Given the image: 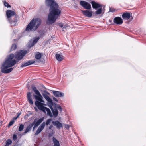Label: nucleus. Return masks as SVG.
I'll use <instances>...</instances> for the list:
<instances>
[{
	"label": "nucleus",
	"mask_w": 146,
	"mask_h": 146,
	"mask_svg": "<svg viewBox=\"0 0 146 146\" xmlns=\"http://www.w3.org/2000/svg\"><path fill=\"white\" fill-rule=\"evenodd\" d=\"M53 93L56 97H63L64 96V94L61 92L56 91H53Z\"/></svg>",
	"instance_id": "14"
},
{
	"label": "nucleus",
	"mask_w": 146,
	"mask_h": 146,
	"mask_svg": "<svg viewBox=\"0 0 146 146\" xmlns=\"http://www.w3.org/2000/svg\"><path fill=\"white\" fill-rule=\"evenodd\" d=\"M53 100H54L55 101L57 102L58 101V100L56 98H55L54 97L53 98Z\"/></svg>",
	"instance_id": "39"
},
{
	"label": "nucleus",
	"mask_w": 146,
	"mask_h": 146,
	"mask_svg": "<svg viewBox=\"0 0 146 146\" xmlns=\"http://www.w3.org/2000/svg\"><path fill=\"white\" fill-rule=\"evenodd\" d=\"M65 127L68 130L69 128V126L67 124H65Z\"/></svg>",
	"instance_id": "36"
},
{
	"label": "nucleus",
	"mask_w": 146,
	"mask_h": 146,
	"mask_svg": "<svg viewBox=\"0 0 146 146\" xmlns=\"http://www.w3.org/2000/svg\"><path fill=\"white\" fill-rule=\"evenodd\" d=\"M42 95L45 99L49 102L50 105H53L54 103L52 101L51 99L49 97L50 94L49 92L46 90H44L42 93Z\"/></svg>",
	"instance_id": "6"
},
{
	"label": "nucleus",
	"mask_w": 146,
	"mask_h": 146,
	"mask_svg": "<svg viewBox=\"0 0 146 146\" xmlns=\"http://www.w3.org/2000/svg\"><path fill=\"white\" fill-rule=\"evenodd\" d=\"M8 20L11 26L16 25L17 21V15L15 13L11 10H8L6 12Z\"/></svg>",
	"instance_id": "4"
},
{
	"label": "nucleus",
	"mask_w": 146,
	"mask_h": 146,
	"mask_svg": "<svg viewBox=\"0 0 146 146\" xmlns=\"http://www.w3.org/2000/svg\"><path fill=\"white\" fill-rule=\"evenodd\" d=\"M56 59L59 61H61L63 60V56L60 55L59 54H57L56 55Z\"/></svg>",
	"instance_id": "23"
},
{
	"label": "nucleus",
	"mask_w": 146,
	"mask_h": 146,
	"mask_svg": "<svg viewBox=\"0 0 146 146\" xmlns=\"http://www.w3.org/2000/svg\"><path fill=\"white\" fill-rule=\"evenodd\" d=\"M45 126V123L44 122H43L39 127L36 132L35 133V135H36L40 133L43 129Z\"/></svg>",
	"instance_id": "10"
},
{
	"label": "nucleus",
	"mask_w": 146,
	"mask_h": 146,
	"mask_svg": "<svg viewBox=\"0 0 146 146\" xmlns=\"http://www.w3.org/2000/svg\"><path fill=\"white\" fill-rule=\"evenodd\" d=\"M44 118L42 117L38 119L36 122V121L34 125V126L33 128V131L36 127L39 126V125L44 121Z\"/></svg>",
	"instance_id": "15"
},
{
	"label": "nucleus",
	"mask_w": 146,
	"mask_h": 146,
	"mask_svg": "<svg viewBox=\"0 0 146 146\" xmlns=\"http://www.w3.org/2000/svg\"><path fill=\"white\" fill-rule=\"evenodd\" d=\"M4 6L7 8L10 7H11V5L5 1H4Z\"/></svg>",
	"instance_id": "29"
},
{
	"label": "nucleus",
	"mask_w": 146,
	"mask_h": 146,
	"mask_svg": "<svg viewBox=\"0 0 146 146\" xmlns=\"http://www.w3.org/2000/svg\"><path fill=\"white\" fill-rule=\"evenodd\" d=\"M42 57L41 54L38 52H36L35 54V57L37 60H40Z\"/></svg>",
	"instance_id": "25"
},
{
	"label": "nucleus",
	"mask_w": 146,
	"mask_h": 146,
	"mask_svg": "<svg viewBox=\"0 0 146 146\" xmlns=\"http://www.w3.org/2000/svg\"><path fill=\"white\" fill-rule=\"evenodd\" d=\"M52 123L54 126H56V128L58 130L63 127L62 124L58 121H53Z\"/></svg>",
	"instance_id": "11"
},
{
	"label": "nucleus",
	"mask_w": 146,
	"mask_h": 146,
	"mask_svg": "<svg viewBox=\"0 0 146 146\" xmlns=\"http://www.w3.org/2000/svg\"><path fill=\"white\" fill-rule=\"evenodd\" d=\"M37 120L36 119H35L33 122L31 123L27 127L26 129L24 132L23 133V134L24 135L25 134L31 131L32 129V127L34 125L35 123L36 122Z\"/></svg>",
	"instance_id": "9"
},
{
	"label": "nucleus",
	"mask_w": 146,
	"mask_h": 146,
	"mask_svg": "<svg viewBox=\"0 0 146 146\" xmlns=\"http://www.w3.org/2000/svg\"><path fill=\"white\" fill-rule=\"evenodd\" d=\"M50 107L52 112L53 116L54 117H56L58 116V110H59L60 111H62V108L60 106H57L55 104L54 105V104L53 105H50Z\"/></svg>",
	"instance_id": "5"
},
{
	"label": "nucleus",
	"mask_w": 146,
	"mask_h": 146,
	"mask_svg": "<svg viewBox=\"0 0 146 146\" xmlns=\"http://www.w3.org/2000/svg\"><path fill=\"white\" fill-rule=\"evenodd\" d=\"M82 12L86 17H91L92 15V12L88 10H82Z\"/></svg>",
	"instance_id": "16"
},
{
	"label": "nucleus",
	"mask_w": 146,
	"mask_h": 146,
	"mask_svg": "<svg viewBox=\"0 0 146 146\" xmlns=\"http://www.w3.org/2000/svg\"><path fill=\"white\" fill-rule=\"evenodd\" d=\"M35 62V61L33 60H31L27 61H26L22 63L20 66V67L23 68L24 67H26L34 64Z\"/></svg>",
	"instance_id": "12"
},
{
	"label": "nucleus",
	"mask_w": 146,
	"mask_h": 146,
	"mask_svg": "<svg viewBox=\"0 0 146 146\" xmlns=\"http://www.w3.org/2000/svg\"><path fill=\"white\" fill-rule=\"evenodd\" d=\"M15 122V121H13V120H11V121L9 122L8 126L10 127V126H11L13 125V123Z\"/></svg>",
	"instance_id": "33"
},
{
	"label": "nucleus",
	"mask_w": 146,
	"mask_h": 146,
	"mask_svg": "<svg viewBox=\"0 0 146 146\" xmlns=\"http://www.w3.org/2000/svg\"><path fill=\"white\" fill-rule=\"evenodd\" d=\"M24 127L23 125L22 124H20L19 128V131H21L24 129Z\"/></svg>",
	"instance_id": "28"
},
{
	"label": "nucleus",
	"mask_w": 146,
	"mask_h": 146,
	"mask_svg": "<svg viewBox=\"0 0 146 146\" xmlns=\"http://www.w3.org/2000/svg\"><path fill=\"white\" fill-rule=\"evenodd\" d=\"M59 25L61 27H62L63 26L62 24V23H60L59 24Z\"/></svg>",
	"instance_id": "41"
},
{
	"label": "nucleus",
	"mask_w": 146,
	"mask_h": 146,
	"mask_svg": "<svg viewBox=\"0 0 146 146\" xmlns=\"http://www.w3.org/2000/svg\"><path fill=\"white\" fill-rule=\"evenodd\" d=\"M26 51L21 50L17 52L14 55L11 54L8 55L6 60L4 62L1 67V71L3 73H9L11 72L14 68L11 67L15 65L16 63H20V60L22 59L26 54Z\"/></svg>",
	"instance_id": "1"
},
{
	"label": "nucleus",
	"mask_w": 146,
	"mask_h": 146,
	"mask_svg": "<svg viewBox=\"0 0 146 146\" xmlns=\"http://www.w3.org/2000/svg\"><path fill=\"white\" fill-rule=\"evenodd\" d=\"M33 96L36 100H37V101L40 102H44V101L42 99L43 97L41 94L38 95L34 94Z\"/></svg>",
	"instance_id": "17"
},
{
	"label": "nucleus",
	"mask_w": 146,
	"mask_h": 146,
	"mask_svg": "<svg viewBox=\"0 0 146 146\" xmlns=\"http://www.w3.org/2000/svg\"><path fill=\"white\" fill-rule=\"evenodd\" d=\"M131 17V14L129 13L125 12L122 15V17L123 19H128Z\"/></svg>",
	"instance_id": "20"
},
{
	"label": "nucleus",
	"mask_w": 146,
	"mask_h": 146,
	"mask_svg": "<svg viewBox=\"0 0 146 146\" xmlns=\"http://www.w3.org/2000/svg\"><path fill=\"white\" fill-rule=\"evenodd\" d=\"M114 23L117 25H120L123 23L122 19L120 17H117L115 18L113 20Z\"/></svg>",
	"instance_id": "13"
},
{
	"label": "nucleus",
	"mask_w": 146,
	"mask_h": 146,
	"mask_svg": "<svg viewBox=\"0 0 146 146\" xmlns=\"http://www.w3.org/2000/svg\"><path fill=\"white\" fill-rule=\"evenodd\" d=\"M52 121V119H48L46 121V123H45V125H49L51 122Z\"/></svg>",
	"instance_id": "31"
},
{
	"label": "nucleus",
	"mask_w": 146,
	"mask_h": 146,
	"mask_svg": "<svg viewBox=\"0 0 146 146\" xmlns=\"http://www.w3.org/2000/svg\"><path fill=\"white\" fill-rule=\"evenodd\" d=\"M46 5L50 7V11L48 16L49 23L52 24L56 21L61 13V11L59 9L58 4L54 1V0H46Z\"/></svg>",
	"instance_id": "2"
},
{
	"label": "nucleus",
	"mask_w": 146,
	"mask_h": 146,
	"mask_svg": "<svg viewBox=\"0 0 146 146\" xmlns=\"http://www.w3.org/2000/svg\"><path fill=\"white\" fill-rule=\"evenodd\" d=\"M32 90L36 95H40V94L39 91L36 88L35 86H32Z\"/></svg>",
	"instance_id": "24"
},
{
	"label": "nucleus",
	"mask_w": 146,
	"mask_h": 146,
	"mask_svg": "<svg viewBox=\"0 0 146 146\" xmlns=\"http://www.w3.org/2000/svg\"><path fill=\"white\" fill-rule=\"evenodd\" d=\"M40 32V37H42L44 35V33L42 31H41V32Z\"/></svg>",
	"instance_id": "35"
},
{
	"label": "nucleus",
	"mask_w": 146,
	"mask_h": 146,
	"mask_svg": "<svg viewBox=\"0 0 146 146\" xmlns=\"http://www.w3.org/2000/svg\"><path fill=\"white\" fill-rule=\"evenodd\" d=\"M46 111L47 112V115H48L50 116L51 118H52L53 117V115L50 109L47 107L45 109V111Z\"/></svg>",
	"instance_id": "21"
},
{
	"label": "nucleus",
	"mask_w": 146,
	"mask_h": 146,
	"mask_svg": "<svg viewBox=\"0 0 146 146\" xmlns=\"http://www.w3.org/2000/svg\"><path fill=\"white\" fill-rule=\"evenodd\" d=\"M80 4L81 6L86 9H90L91 8L90 4L83 1H81L80 2Z\"/></svg>",
	"instance_id": "8"
},
{
	"label": "nucleus",
	"mask_w": 146,
	"mask_h": 146,
	"mask_svg": "<svg viewBox=\"0 0 146 146\" xmlns=\"http://www.w3.org/2000/svg\"><path fill=\"white\" fill-rule=\"evenodd\" d=\"M90 3L92 4V7L93 9H96L102 7V6L100 5L98 3H97L96 2L94 1H92Z\"/></svg>",
	"instance_id": "18"
},
{
	"label": "nucleus",
	"mask_w": 146,
	"mask_h": 146,
	"mask_svg": "<svg viewBox=\"0 0 146 146\" xmlns=\"http://www.w3.org/2000/svg\"><path fill=\"white\" fill-rule=\"evenodd\" d=\"M13 138L14 140H15L17 138V135L15 134H14L13 136Z\"/></svg>",
	"instance_id": "34"
},
{
	"label": "nucleus",
	"mask_w": 146,
	"mask_h": 146,
	"mask_svg": "<svg viewBox=\"0 0 146 146\" xmlns=\"http://www.w3.org/2000/svg\"><path fill=\"white\" fill-rule=\"evenodd\" d=\"M13 146H18V145L17 144H15Z\"/></svg>",
	"instance_id": "44"
},
{
	"label": "nucleus",
	"mask_w": 146,
	"mask_h": 146,
	"mask_svg": "<svg viewBox=\"0 0 146 146\" xmlns=\"http://www.w3.org/2000/svg\"><path fill=\"white\" fill-rule=\"evenodd\" d=\"M39 39L40 38L38 37L35 38L32 42V46L34 45L37 42Z\"/></svg>",
	"instance_id": "26"
},
{
	"label": "nucleus",
	"mask_w": 146,
	"mask_h": 146,
	"mask_svg": "<svg viewBox=\"0 0 146 146\" xmlns=\"http://www.w3.org/2000/svg\"><path fill=\"white\" fill-rule=\"evenodd\" d=\"M41 20L37 18L33 19L28 24L26 28V30L28 31H35L41 24Z\"/></svg>",
	"instance_id": "3"
},
{
	"label": "nucleus",
	"mask_w": 146,
	"mask_h": 146,
	"mask_svg": "<svg viewBox=\"0 0 146 146\" xmlns=\"http://www.w3.org/2000/svg\"><path fill=\"white\" fill-rule=\"evenodd\" d=\"M102 11V8H99L96 11V14H100Z\"/></svg>",
	"instance_id": "30"
},
{
	"label": "nucleus",
	"mask_w": 146,
	"mask_h": 146,
	"mask_svg": "<svg viewBox=\"0 0 146 146\" xmlns=\"http://www.w3.org/2000/svg\"><path fill=\"white\" fill-rule=\"evenodd\" d=\"M53 141L54 144L53 146H60L59 141L54 137L53 138Z\"/></svg>",
	"instance_id": "22"
},
{
	"label": "nucleus",
	"mask_w": 146,
	"mask_h": 146,
	"mask_svg": "<svg viewBox=\"0 0 146 146\" xmlns=\"http://www.w3.org/2000/svg\"><path fill=\"white\" fill-rule=\"evenodd\" d=\"M34 109H35V110H36V111L37 110V108L36 107H35Z\"/></svg>",
	"instance_id": "42"
},
{
	"label": "nucleus",
	"mask_w": 146,
	"mask_h": 146,
	"mask_svg": "<svg viewBox=\"0 0 146 146\" xmlns=\"http://www.w3.org/2000/svg\"><path fill=\"white\" fill-rule=\"evenodd\" d=\"M20 114H19L18 115H19H19Z\"/></svg>",
	"instance_id": "47"
},
{
	"label": "nucleus",
	"mask_w": 146,
	"mask_h": 146,
	"mask_svg": "<svg viewBox=\"0 0 146 146\" xmlns=\"http://www.w3.org/2000/svg\"><path fill=\"white\" fill-rule=\"evenodd\" d=\"M35 104L36 106L38 108V109L42 111L44 113H46L45 111V109L46 107H44L43 105L44 104L38 101H36L35 102Z\"/></svg>",
	"instance_id": "7"
},
{
	"label": "nucleus",
	"mask_w": 146,
	"mask_h": 146,
	"mask_svg": "<svg viewBox=\"0 0 146 146\" xmlns=\"http://www.w3.org/2000/svg\"><path fill=\"white\" fill-rule=\"evenodd\" d=\"M27 97L29 103L31 104H33V102L32 100L31 94L30 92H29L27 93Z\"/></svg>",
	"instance_id": "19"
},
{
	"label": "nucleus",
	"mask_w": 146,
	"mask_h": 146,
	"mask_svg": "<svg viewBox=\"0 0 146 146\" xmlns=\"http://www.w3.org/2000/svg\"><path fill=\"white\" fill-rule=\"evenodd\" d=\"M2 124V122H0V125H1Z\"/></svg>",
	"instance_id": "45"
},
{
	"label": "nucleus",
	"mask_w": 146,
	"mask_h": 146,
	"mask_svg": "<svg viewBox=\"0 0 146 146\" xmlns=\"http://www.w3.org/2000/svg\"><path fill=\"white\" fill-rule=\"evenodd\" d=\"M109 21L110 23H111L112 22V20H109Z\"/></svg>",
	"instance_id": "43"
},
{
	"label": "nucleus",
	"mask_w": 146,
	"mask_h": 146,
	"mask_svg": "<svg viewBox=\"0 0 146 146\" xmlns=\"http://www.w3.org/2000/svg\"><path fill=\"white\" fill-rule=\"evenodd\" d=\"M18 117H19V115H17V117H14L13 118V119L12 120H13V121H14V120H16Z\"/></svg>",
	"instance_id": "38"
},
{
	"label": "nucleus",
	"mask_w": 146,
	"mask_h": 146,
	"mask_svg": "<svg viewBox=\"0 0 146 146\" xmlns=\"http://www.w3.org/2000/svg\"><path fill=\"white\" fill-rule=\"evenodd\" d=\"M12 143V141L10 139H8L6 141V143L4 146H9V145H11Z\"/></svg>",
	"instance_id": "27"
},
{
	"label": "nucleus",
	"mask_w": 146,
	"mask_h": 146,
	"mask_svg": "<svg viewBox=\"0 0 146 146\" xmlns=\"http://www.w3.org/2000/svg\"><path fill=\"white\" fill-rule=\"evenodd\" d=\"M72 1H75V0H72Z\"/></svg>",
	"instance_id": "46"
},
{
	"label": "nucleus",
	"mask_w": 146,
	"mask_h": 146,
	"mask_svg": "<svg viewBox=\"0 0 146 146\" xmlns=\"http://www.w3.org/2000/svg\"><path fill=\"white\" fill-rule=\"evenodd\" d=\"M52 127L53 125H50L48 129L49 130H51Z\"/></svg>",
	"instance_id": "37"
},
{
	"label": "nucleus",
	"mask_w": 146,
	"mask_h": 146,
	"mask_svg": "<svg viewBox=\"0 0 146 146\" xmlns=\"http://www.w3.org/2000/svg\"><path fill=\"white\" fill-rule=\"evenodd\" d=\"M115 11V10L113 9H110V11L111 12H113Z\"/></svg>",
	"instance_id": "40"
},
{
	"label": "nucleus",
	"mask_w": 146,
	"mask_h": 146,
	"mask_svg": "<svg viewBox=\"0 0 146 146\" xmlns=\"http://www.w3.org/2000/svg\"><path fill=\"white\" fill-rule=\"evenodd\" d=\"M17 48V46L16 44H12L11 48V50H15Z\"/></svg>",
	"instance_id": "32"
}]
</instances>
